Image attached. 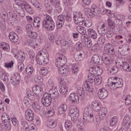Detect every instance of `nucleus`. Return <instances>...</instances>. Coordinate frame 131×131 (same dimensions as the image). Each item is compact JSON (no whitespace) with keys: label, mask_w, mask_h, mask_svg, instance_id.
Wrapping results in <instances>:
<instances>
[{"label":"nucleus","mask_w":131,"mask_h":131,"mask_svg":"<svg viewBox=\"0 0 131 131\" xmlns=\"http://www.w3.org/2000/svg\"><path fill=\"white\" fill-rule=\"evenodd\" d=\"M99 67V66H97L96 67H92L90 68L89 70V72L90 73V74H99L97 73H98V70H97Z\"/></svg>","instance_id":"32"},{"label":"nucleus","mask_w":131,"mask_h":131,"mask_svg":"<svg viewBox=\"0 0 131 131\" xmlns=\"http://www.w3.org/2000/svg\"><path fill=\"white\" fill-rule=\"evenodd\" d=\"M102 80L101 77L96 76L94 82L96 84L98 85L101 83Z\"/></svg>","instance_id":"54"},{"label":"nucleus","mask_w":131,"mask_h":131,"mask_svg":"<svg viewBox=\"0 0 131 131\" xmlns=\"http://www.w3.org/2000/svg\"><path fill=\"white\" fill-rule=\"evenodd\" d=\"M100 47L99 44H95L92 47V50L95 52H97L99 51Z\"/></svg>","instance_id":"62"},{"label":"nucleus","mask_w":131,"mask_h":131,"mask_svg":"<svg viewBox=\"0 0 131 131\" xmlns=\"http://www.w3.org/2000/svg\"><path fill=\"white\" fill-rule=\"evenodd\" d=\"M73 18L76 24L79 25H81L83 24L84 18L82 14H80L79 15H75Z\"/></svg>","instance_id":"10"},{"label":"nucleus","mask_w":131,"mask_h":131,"mask_svg":"<svg viewBox=\"0 0 131 131\" xmlns=\"http://www.w3.org/2000/svg\"><path fill=\"white\" fill-rule=\"evenodd\" d=\"M75 59L78 61L82 60L85 57V53L83 51L76 52L74 55Z\"/></svg>","instance_id":"15"},{"label":"nucleus","mask_w":131,"mask_h":131,"mask_svg":"<svg viewBox=\"0 0 131 131\" xmlns=\"http://www.w3.org/2000/svg\"><path fill=\"white\" fill-rule=\"evenodd\" d=\"M18 59L20 62H23L25 60V53L24 52H19L18 53Z\"/></svg>","instance_id":"33"},{"label":"nucleus","mask_w":131,"mask_h":131,"mask_svg":"<svg viewBox=\"0 0 131 131\" xmlns=\"http://www.w3.org/2000/svg\"><path fill=\"white\" fill-rule=\"evenodd\" d=\"M49 94L52 98L54 100L56 99L59 96V94L57 89L56 88H52L49 91Z\"/></svg>","instance_id":"12"},{"label":"nucleus","mask_w":131,"mask_h":131,"mask_svg":"<svg viewBox=\"0 0 131 131\" xmlns=\"http://www.w3.org/2000/svg\"><path fill=\"white\" fill-rule=\"evenodd\" d=\"M9 37L10 41L14 43H16L18 39V38L17 35L13 32H10Z\"/></svg>","instance_id":"17"},{"label":"nucleus","mask_w":131,"mask_h":131,"mask_svg":"<svg viewBox=\"0 0 131 131\" xmlns=\"http://www.w3.org/2000/svg\"><path fill=\"white\" fill-rule=\"evenodd\" d=\"M95 112H99V116L100 119H103L107 113V110L105 107H92Z\"/></svg>","instance_id":"4"},{"label":"nucleus","mask_w":131,"mask_h":131,"mask_svg":"<svg viewBox=\"0 0 131 131\" xmlns=\"http://www.w3.org/2000/svg\"><path fill=\"white\" fill-rule=\"evenodd\" d=\"M84 10L87 17L89 18H91L92 13L91 9L89 8H86L84 9Z\"/></svg>","instance_id":"38"},{"label":"nucleus","mask_w":131,"mask_h":131,"mask_svg":"<svg viewBox=\"0 0 131 131\" xmlns=\"http://www.w3.org/2000/svg\"><path fill=\"white\" fill-rule=\"evenodd\" d=\"M21 125L25 131H29V128L28 123L25 121H21Z\"/></svg>","instance_id":"37"},{"label":"nucleus","mask_w":131,"mask_h":131,"mask_svg":"<svg viewBox=\"0 0 131 131\" xmlns=\"http://www.w3.org/2000/svg\"><path fill=\"white\" fill-rule=\"evenodd\" d=\"M0 19V28L2 30H4L5 28V21L4 20H2Z\"/></svg>","instance_id":"55"},{"label":"nucleus","mask_w":131,"mask_h":131,"mask_svg":"<svg viewBox=\"0 0 131 131\" xmlns=\"http://www.w3.org/2000/svg\"><path fill=\"white\" fill-rule=\"evenodd\" d=\"M2 122L11 120L8 114L6 113H5L2 115Z\"/></svg>","instance_id":"45"},{"label":"nucleus","mask_w":131,"mask_h":131,"mask_svg":"<svg viewBox=\"0 0 131 131\" xmlns=\"http://www.w3.org/2000/svg\"><path fill=\"white\" fill-rule=\"evenodd\" d=\"M91 9L92 11L95 13L98 14L99 12V8L95 5L93 4L92 5Z\"/></svg>","instance_id":"51"},{"label":"nucleus","mask_w":131,"mask_h":131,"mask_svg":"<svg viewBox=\"0 0 131 131\" xmlns=\"http://www.w3.org/2000/svg\"><path fill=\"white\" fill-rule=\"evenodd\" d=\"M77 95H79V97L82 99H83L85 97L84 94L85 91L82 88L79 87L77 89Z\"/></svg>","instance_id":"24"},{"label":"nucleus","mask_w":131,"mask_h":131,"mask_svg":"<svg viewBox=\"0 0 131 131\" xmlns=\"http://www.w3.org/2000/svg\"><path fill=\"white\" fill-rule=\"evenodd\" d=\"M44 16L45 17L42 21L43 27L48 31L53 30L55 27V24L52 18L47 14Z\"/></svg>","instance_id":"2"},{"label":"nucleus","mask_w":131,"mask_h":131,"mask_svg":"<svg viewBox=\"0 0 131 131\" xmlns=\"http://www.w3.org/2000/svg\"><path fill=\"white\" fill-rule=\"evenodd\" d=\"M34 71L33 68L31 65H28L25 69L26 73L27 74H31Z\"/></svg>","instance_id":"42"},{"label":"nucleus","mask_w":131,"mask_h":131,"mask_svg":"<svg viewBox=\"0 0 131 131\" xmlns=\"http://www.w3.org/2000/svg\"><path fill=\"white\" fill-rule=\"evenodd\" d=\"M40 74L42 76H44L47 73V70L46 68H42L41 70L39 72Z\"/></svg>","instance_id":"60"},{"label":"nucleus","mask_w":131,"mask_h":131,"mask_svg":"<svg viewBox=\"0 0 131 131\" xmlns=\"http://www.w3.org/2000/svg\"><path fill=\"white\" fill-rule=\"evenodd\" d=\"M26 28L27 30V35L28 33H29L32 31L33 29V27L32 25L30 24H28L26 25Z\"/></svg>","instance_id":"57"},{"label":"nucleus","mask_w":131,"mask_h":131,"mask_svg":"<svg viewBox=\"0 0 131 131\" xmlns=\"http://www.w3.org/2000/svg\"><path fill=\"white\" fill-rule=\"evenodd\" d=\"M41 22L42 20L40 17H35L34 18L33 23L34 26L38 28H39Z\"/></svg>","instance_id":"19"},{"label":"nucleus","mask_w":131,"mask_h":131,"mask_svg":"<svg viewBox=\"0 0 131 131\" xmlns=\"http://www.w3.org/2000/svg\"><path fill=\"white\" fill-rule=\"evenodd\" d=\"M91 107H85L83 113V118L85 122L88 123L93 122L94 120V117L90 113Z\"/></svg>","instance_id":"3"},{"label":"nucleus","mask_w":131,"mask_h":131,"mask_svg":"<svg viewBox=\"0 0 131 131\" xmlns=\"http://www.w3.org/2000/svg\"><path fill=\"white\" fill-rule=\"evenodd\" d=\"M2 123L4 124V128L6 130L9 131L10 130L11 128V120L4 122Z\"/></svg>","instance_id":"23"},{"label":"nucleus","mask_w":131,"mask_h":131,"mask_svg":"<svg viewBox=\"0 0 131 131\" xmlns=\"http://www.w3.org/2000/svg\"><path fill=\"white\" fill-rule=\"evenodd\" d=\"M76 108V112H75V113H74L72 114H71L70 116L72 120L73 121H75L77 119L79 116L78 109L77 108Z\"/></svg>","instance_id":"35"},{"label":"nucleus","mask_w":131,"mask_h":131,"mask_svg":"<svg viewBox=\"0 0 131 131\" xmlns=\"http://www.w3.org/2000/svg\"><path fill=\"white\" fill-rule=\"evenodd\" d=\"M32 90L34 92L41 93L42 92V89L41 86L37 85L34 86L32 88Z\"/></svg>","instance_id":"36"},{"label":"nucleus","mask_w":131,"mask_h":131,"mask_svg":"<svg viewBox=\"0 0 131 131\" xmlns=\"http://www.w3.org/2000/svg\"><path fill=\"white\" fill-rule=\"evenodd\" d=\"M66 57L63 55H61L56 60L55 64L57 67L59 66H63L67 62Z\"/></svg>","instance_id":"6"},{"label":"nucleus","mask_w":131,"mask_h":131,"mask_svg":"<svg viewBox=\"0 0 131 131\" xmlns=\"http://www.w3.org/2000/svg\"><path fill=\"white\" fill-rule=\"evenodd\" d=\"M76 29L78 32L82 35L87 36L86 35V31L85 28L80 26H78L76 27Z\"/></svg>","instance_id":"31"},{"label":"nucleus","mask_w":131,"mask_h":131,"mask_svg":"<svg viewBox=\"0 0 131 131\" xmlns=\"http://www.w3.org/2000/svg\"><path fill=\"white\" fill-rule=\"evenodd\" d=\"M123 125L125 128L131 129V122H123Z\"/></svg>","instance_id":"63"},{"label":"nucleus","mask_w":131,"mask_h":131,"mask_svg":"<svg viewBox=\"0 0 131 131\" xmlns=\"http://www.w3.org/2000/svg\"><path fill=\"white\" fill-rule=\"evenodd\" d=\"M88 34L91 38L93 39H96L97 37L96 32L92 29H89L88 30Z\"/></svg>","instance_id":"27"},{"label":"nucleus","mask_w":131,"mask_h":131,"mask_svg":"<svg viewBox=\"0 0 131 131\" xmlns=\"http://www.w3.org/2000/svg\"><path fill=\"white\" fill-rule=\"evenodd\" d=\"M26 45L32 47L34 48H35V46L33 44L34 42L32 40L30 39L27 40L26 42Z\"/></svg>","instance_id":"59"},{"label":"nucleus","mask_w":131,"mask_h":131,"mask_svg":"<svg viewBox=\"0 0 131 131\" xmlns=\"http://www.w3.org/2000/svg\"><path fill=\"white\" fill-rule=\"evenodd\" d=\"M1 45L3 50L7 51H9L10 48L8 44L5 42H2L1 43Z\"/></svg>","instance_id":"39"},{"label":"nucleus","mask_w":131,"mask_h":131,"mask_svg":"<svg viewBox=\"0 0 131 131\" xmlns=\"http://www.w3.org/2000/svg\"><path fill=\"white\" fill-rule=\"evenodd\" d=\"M117 82L116 83V85L117 86L118 88L122 87L123 85V82L122 80V79L120 78L118 79L117 80Z\"/></svg>","instance_id":"58"},{"label":"nucleus","mask_w":131,"mask_h":131,"mask_svg":"<svg viewBox=\"0 0 131 131\" xmlns=\"http://www.w3.org/2000/svg\"><path fill=\"white\" fill-rule=\"evenodd\" d=\"M0 78L4 81L7 82L9 81V78L3 70H0Z\"/></svg>","instance_id":"29"},{"label":"nucleus","mask_w":131,"mask_h":131,"mask_svg":"<svg viewBox=\"0 0 131 131\" xmlns=\"http://www.w3.org/2000/svg\"><path fill=\"white\" fill-rule=\"evenodd\" d=\"M113 46L112 44L110 43H107L105 44L104 48V52L106 53L107 52H108L109 50Z\"/></svg>","instance_id":"49"},{"label":"nucleus","mask_w":131,"mask_h":131,"mask_svg":"<svg viewBox=\"0 0 131 131\" xmlns=\"http://www.w3.org/2000/svg\"><path fill=\"white\" fill-rule=\"evenodd\" d=\"M129 49L128 46L126 45L125 47L123 48L122 50L120 49L118 51L121 55L125 56L129 53Z\"/></svg>","instance_id":"22"},{"label":"nucleus","mask_w":131,"mask_h":131,"mask_svg":"<svg viewBox=\"0 0 131 131\" xmlns=\"http://www.w3.org/2000/svg\"><path fill=\"white\" fill-rule=\"evenodd\" d=\"M65 127L67 131H71L72 127L71 122L69 121H67L65 123Z\"/></svg>","instance_id":"34"},{"label":"nucleus","mask_w":131,"mask_h":131,"mask_svg":"<svg viewBox=\"0 0 131 131\" xmlns=\"http://www.w3.org/2000/svg\"><path fill=\"white\" fill-rule=\"evenodd\" d=\"M118 71V68L116 67H113L110 70V72L112 74L116 73Z\"/></svg>","instance_id":"56"},{"label":"nucleus","mask_w":131,"mask_h":131,"mask_svg":"<svg viewBox=\"0 0 131 131\" xmlns=\"http://www.w3.org/2000/svg\"><path fill=\"white\" fill-rule=\"evenodd\" d=\"M65 19V16L63 15H60L58 16V20L61 23H64Z\"/></svg>","instance_id":"52"},{"label":"nucleus","mask_w":131,"mask_h":131,"mask_svg":"<svg viewBox=\"0 0 131 131\" xmlns=\"http://www.w3.org/2000/svg\"><path fill=\"white\" fill-rule=\"evenodd\" d=\"M69 100L73 103L75 104L78 103V102L79 99H80L78 95H76L75 93L71 94L69 96Z\"/></svg>","instance_id":"14"},{"label":"nucleus","mask_w":131,"mask_h":131,"mask_svg":"<svg viewBox=\"0 0 131 131\" xmlns=\"http://www.w3.org/2000/svg\"><path fill=\"white\" fill-rule=\"evenodd\" d=\"M61 86V87H60V88L59 90V91L61 94H64L67 92L68 89L67 88L65 83L63 82Z\"/></svg>","instance_id":"28"},{"label":"nucleus","mask_w":131,"mask_h":131,"mask_svg":"<svg viewBox=\"0 0 131 131\" xmlns=\"http://www.w3.org/2000/svg\"><path fill=\"white\" fill-rule=\"evenodd\" d=\"M36 61L38 64L44 65L47 64V62L43 59L42 56L39 55H36Z\"/></svg>","instance_id":"26"},{"label":"nucleus","mask_w":131,"mask_h":131,"mask_svg":"<svg viewBox=\"0 0 131 131\" xmlns=\"http://www.w3.org/2000/svg\"><path fill=\"white\" fill-rule=\"evenodd\" d=\"M52 101L51 97L50 95L48 93H45L43 95L41 99V102L45 106H49Z\"/></svg>","instance_id":"5"},{"label":"nucleus","mask_w":131,"mask_h":131,"mask_svg":"<svg viewBox=\"0 0 131 131\" xmlns=\"http://www.w3.org/2000/svg\"><path fill=\"white\" fill-rule=\"evenodd\" d=\"M7 13L4 11L2 12L0 14V19L1 18V20H4V21H5V19H6L7 17Z\"/></svg>","instance_id":"50"},{"label":"nucleus","mask_w":131,"mask_h":131,"mask_svg":"<svg viewBox=\"0 0 131 131\" xmlns=\"http://www.w3.org/2000/svg\"><path fill=\"white\" fill-rule=\"evenodd\" d=\"M14 63L13 61H11L10 62L5 63V67L7 68H11L13 66Z\"/></svg>","instance_id":"64"},{"label":"nucleus","mask_w":131,"mask_h":131,"mask_svg":"<svg viewBox=\"0 0 131 131\" xmlns=\"http://www.w3.org/2000/svg\"><path fill=\"white\" fill-rule=\"evenodd\" d=\"M72 44L70 39L68 41L64 40L62 41L61 43V46L65 49H68L70 46Z\"/></svg>","instance_id":"16"},{"label":"nucleus","mask_w":131,"mask_h":131,"mask_svg":"<svg viewBox=\"0 0 131 131\" xmlns=\"http://www.w3.org/2000/svg\"><path fill=\"white\" fill-rule=\"evenodd\" d=\"M125 103L127 105H129L131 104V96L127 95L125 99Z\"/></svg>","instance_id":"53"},{"label":"nucleus","mask_w":131,"mask_h":131,"mask_svg":"<svg viewBox=\"0 0 131 131\" xmlns=\"http://www.w3.org/2000/svg\"><path fill=\"white\" fill-rule=\"evenodd\" d=\"M72 72L73 74H76L78 71V67L77 64H72Z\"/></svg>","instance_id":"41"},{"label":"nucleus","mask_w":131,"mask_h":131,"mask_svg":"<svg viewBox=\"0 0 131 131\" xmlns=\"http://www.w3.org/2000/svg\"><path fill=\"white\" fill-rule=\"evenodd\" d=\"M24 4L27 13L30 14H32L33 13V10L28 2H24Z\"/></svg>","instance_id":"20"},{"label":"nucleus","mask_w":131,"mask_h":131,"mask_svg":"<svg viewBox=\"0 0 131 131\" xmlns=\"http://www.w3.org/2000/svg\"><path fill=\"white\" fill-rule=\"evenodd\" d=\"M108 92L104 89H100L98 92V95L101 99H104L108 95Z\"/></svg>","instance_id":"13"},{"label":"nucleus","mask_w":131,"mask_h":131,"mask_svg":"<svg viewBox=\"0 0 131 131\" xmlns=\"http://www.w3.org/2000/svg\"><path fill=\"white\" fill-rule=\"evenodd\" d=\"M27 35L30 38L35 39H36L37 36V34L36 32L32 31L29 33H28Z\"/></svg>","instance_id":"47"},{"label":"nucleus","mask_w":131,"mask_h":131,"mask_svg":"<svg viewBox=\"0 0 131 131\" xmlns=\"http://www.w3.org/2000/svg\"><path fill=\"white\" fill-rule=\"evenodd\" d=\"M83 37L84 38L82 41L83 46L86 48L91 47L92 45V42L90 38L87 36H84Z\"/></svg>","instance_id":"9"},{"label":"nucleus","mask_w":131,"mask_h":131,"mask_svg":"<svg viewBox=\"0 0 131 131\" xmlns=\"http://www.w3.org/2000/svg\"><path fill=\"white\" fill-rule=\"evenodd\" d=\"M26 119L29 121H31L34 119V114L32 110L30 109L26 110L25 112Z\"/></svg>","instance_id":"8"},{"label":"nucleus","mask_w":131,"mask_h":131,"mask_svg":"<svg viewBox=\"0 0 131 131\" xmlns=\"http://www.w3.org/2000/svg\"><path fill=\"white\" fill-rule=\"evenodd\" d=\"M75 47L77 51H79L82 49V46L81 43L80 42H77L75 45Z\"/></svg>","instance_id":"61"},{"label":"nucleus","mask_w":131,"mask_h":131,"mask_svg":"<svg viewBox=\"0 0 131 131\" xmlns=\"http://www.w3.org/2000/svg\"><path fill=\"white\" fill-rule=\"evenodd\" d=\"M52 5L56 8H58L60 6V3L59 0H50Z\"/></svg>","instance_id":"48"},{"label":"nucleus","mask_w":131,"mask_h":131,"mask_svg":"<svg viewBox=\"0 0 131 131\" xmlns=\"http://www.w3.org/2000/svg\"><path fill=\"white\" fill-rule=\"evenodd\" d=\"M58 69V72L61 75L66 76L68 72V69L66 68L63 66L59 67Z\"/></svg>","instance_id":"18"},{"label":"nucleus","mask_w":131,"mask_h":131,"mask_svg":"<svg viewBox=\"0 0 131 131\" xmlns=\"http://www.w3.org/2000/svg\"><path fill=\"white\" fill-rule=\"evenodd\" d=\"M47 126L51 128H55L57 125L56 122L53 119H49L46 122Z\"/></svg>","instance_id":"21"},{"label":"nucleus","mask_w":131,"mask_h":131,"mask_svg":"<svg viewBox=\"0 0 131 131\" xmlns=\"http://www.w3.org/2000/svg\"><path fill=\"white\" fill-rule=\"evenodd\" d=\"M20 74H17V76L15 75L11 76L9 79V80L13 85H15L19 84L20 79Z\"/></svg>","instance_id":"11"},{"label":"nucleus","mask_w":131,"mask_h":131,"mask_svg":"<svg viewBox=\"0 0 131 131\" xmlns=\"http://www.w3.org/2000/svg\"><path fill=\"white\" fill-rule=\"evenodd\" d=\"M105 24L103 22H99L97 25V30L99 34L102 36H104L106 33V36L108 38H111L113 35L114 33L110 30L105 29Z\"/></svg>","instance_id":"1"},{"label":"nucleus","mask_w":131,"mask_h":131,"mask_svg":"<svg viewBox=\"0 0 131 131\" xmlns=\"http://www.w3.org/2000/svg\"><path fill=\"white\" fill-rule=\"evenodd\" d=\"M118 121L117 117L116 116H114L110 120V124L111 126H113L115 125Z\"/></svg>","instance_id":"43"},{"label":"nucleus","mask_w":131,"mask_h":131,"mask_svg":"<svg viewBox=\"0 0 131 131\" xmlns=\"http://www.w3.org/2000/svg\"><path fill=\"white\" fill-rule=\"evenodd\" d=\"M27 95L28 96L29 99L31 100L35 99V96L34 93L30 91H28L27 92Z\"/></svg>","instance_id":"44"},{"label":"nucleus","mask_w":131,"mask_h":131,"mask_svg":"<svg viewBox=\"0 0 131 131\" xmlns=\"http://www.w3.org/2000/svg\"><path fill=\"white\" fill-rule=\"evenodd\" d=\"M92 60L97 64L100 65L102 63V60H100V58L97 54H94L92 57Z\"/></svg>","instance_id":"25"},{"label":"nucleus","mask_w":131,"mask_h":131,"mask_svg":"<svg viewBox=\"0 0 131 131\" xmlns=\"http://www.w3.org/2000/svg\"><path fill=\"white\" fill-rule=\"evenodd\" d=\"M102 57L104 59V62L106 65H109L112 63L114 61L113 58L109 55L103 53Z\"/></svg>","instance_id":"7"},{"label":"nucleus","mask_w":131,"mask_h":131,"mask_svg":"<svg viewBox=\"0 0 131 131\" xmlns=\"http://www.w3.org/2000/svg\"><path fill=\"white\" fill-rule=\"evenodd\" d=\"M31 2L34 6L39 10L42 9V7L36 0H31Z\"/></svg>","instance_id":"30"},{"label":"nucleus","mask_w":131,"mask_h":131,"mask_svg":"<svg viewBox=\"0 0 131 131\" xmlns=\"http://www.w3.org/2000/svg\"><path fill=\"white\" fill-rule=\"evenodd\" d=\"M84 86L86 89L89 92H92L93 90V87L91 83H88V82H86L84 84Z\"/></svg>","instance_id":"40"},{"label":"nucleus","mask_w":131,"mask_h":131,"mask_svg":"<svg viewBox=\"0 0 131 131\" xmlns=\"http://www.w3.org/2000/svg\"><path fill=\"white\" fill-rule=\"evenodd\" d=\"M108 86L112 90H115L118 88L116 85L115 82H113L108 81Z\"/></svg>","instance_id":"46"}]
</instances>
